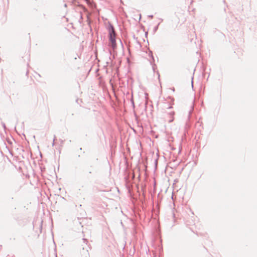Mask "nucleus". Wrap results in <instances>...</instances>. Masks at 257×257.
Instances as JSON below:
<instances>
[{
	"instance_id": "obj_1",
	"label": "nucleus",
	"mask_w": 257,
	"mask_h": 257,
	"mask_svg": "<svg viewBox=\"0 0 257 257\" xmlns=\"http://www.w3.org/2000/svg\"><path fill=\"white\" fill-rule=\"evenodd\" d=\"M109 45L114 49L116 48L115 42L116 34L114 28L112 26L108 28Z\"/></svg>"
},
{
	"instance_id": "obj_2",
	"label": "nucleus",
	"mask_w": 257,
	"mask_h": 257,
	"mask_svg": "<svg viewBox=\"0 0 257 257\" xmlns=\"http://www.w3.org/2000/svg\"><path fill=\"white\" fill-rule=\"evenodd\" d=\"M174 114H175V112L174 111H172L170 112H169L168 116V119H167V121L169 122H171L174 120Z\"/></svg>"
},
{
	"instance_id": "obj_3",
	"label": "nucleus",
	"mask_w": 257,
	"mask_h": 257,
	"mask_svg": "<svg viewBox=\"0 0 257 257\" xmlns=\"http://www.w3.org/2000/svg\"><path fill=\"white\" fill-rule=\"evenodd\" d=\"M82 255H83L85 256V257H86L87 255H88V250H86L85 252L82 253Z\"/></svg>"
}]
</instances>
